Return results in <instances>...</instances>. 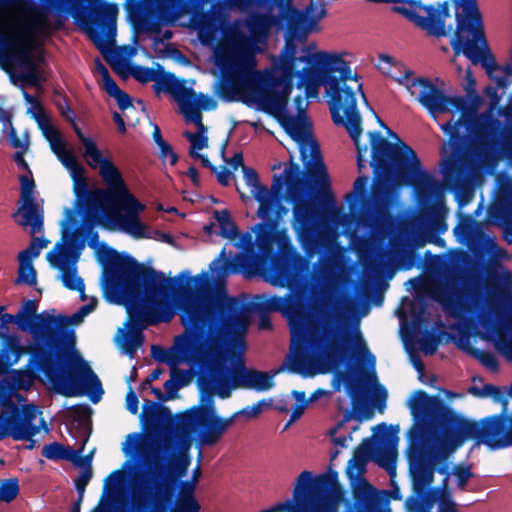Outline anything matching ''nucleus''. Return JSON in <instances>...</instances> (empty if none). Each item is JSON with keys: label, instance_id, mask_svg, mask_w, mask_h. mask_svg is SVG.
<instances>
[{"label": "nucleus", "instance_id": "nucleus-1", "mask_svg": "<svg viewBox=\"0 0 512 512\" xmlns=\"http://www.w3.org/2000/svg\"><path fill=\"white\" fill-rule=\"evenodd\" d=\"M310 258L294 250L283 252L272 264V283L289 288L292 292L284 298L283 315L287 318L291 336L293 372L310 371L316 364L337 367L352 359V343L357 353L365 357L367 364L374 370L376 359L369 351L362 335L356 332L354 338L342 332L337 325L339 316L332 313L326 305L315 309V315L308 314L309 296L300 291L312 278ZM372 377L376 380L375 371Z\"/></svg>", "mask_w": 512, "mask_h": 512}, {"label": "nucleus", "instance_id": "nucleus-2", "mask_svg": "<svg viewBox=\"0 0 512 512\" xmlns=\"http://www.w3.org/2000/svg\"><path fill=\"white\" fill-rule=\"evenodd\" d=\"M177 305L181 322L190 334L177 336L176 344L192 368L197 369L199 389H215L221 399L229 398L233 390L241 387L235 380L233 366L229 368L226 364V348L220 335L245 328L243 304L238 298L228 296L225 289L203 295L193 287L183 286Z\"/></svg>", "mask_w": 512, "mask_h": 512}, {"label": "nucleus", "instance_id": "nucleus-3", "mask_svg": "<svg viewBox=\"0 0 512 512\" xmlns=\"http://www.w3.org/2000/svg\"><path fill=\"white\" fill-rule=\"evenodd\" d=\"M286 41L283 57L281 60V70L286 76L296 75L298 78V87L310 83L315 75L318 81L324 86L326 94L329 96V109L333 123L338 127H344L354 142L357 150V167L361 172L367 163L368 144H361L362 135V117L357 108V99L355 89L360 93L364 104L375 115L379 125L388 130V134L398 139L396 133L392 132L377 116L370 106L365 93L363 84L359 81L358 74H352L349 62L345 61L341 54L316 52L310 53V48L315 47L311 44L305 48L304 55L296 56L297 46L292 39Z\"/></svg>", "mask_w": 512, "mask_h": 512}, {"label": "nucleus", "instance_id": "nucleus-4", "mask_svg": "<svg viewBox=\"0 0 512 512\" xmlns=\"http://www.w3.org/2000/svg\"><path fill=\"white\" fill-rule=\"evenodd\" d=\"M111 256L103 272V292L110 303L124 304L129 315L125 351L131 357L144 341L142 329L169 322L174 313L168 297L174 279L139 263L129 254L110 249Z\"/></svg>", "mask_w": 512, "mask_h": 512}, {"label": "nucleus", "instance_id": "nucleus-5", "mask_svg": "<svg viewBox=\"0 0 512 512\" xmlns=\"http://www.w3.org/2000/svg\"><path fill=\"white\" fill-rule=\"evenodd\" d=\"M43 359H35L33 345H23L15 336H7L0 349V397L13 399L19 390L28 391L42 373L53 390L65 397L88 396L93 404L104 394L102 383L90 365L73 354L76 364H70L55 347Z\"/></svg>", "mask_w": 512, "mask_h": 512}, {"label": "nucleus", "instance_id": "nucleus-6", "mask_svg": "<svg viewBox=\"0 0 512 512\" xmlns=\"http://www.w3.org/2000/svg\"><path fill=\"white\" fill-rule=\"evenodd\" d=\"M371 148L370 166L376 180L366 205L380 211L386 207L388 184L394 182L399 186H412L424 202H432L442 191V185L434 176L422 169L416 152L405 142H389L379 131H369Z\"/></svg>", "mask_w": 512, "mask_h": 512}, {"label": "nucleus", "instance_id": "nucleus-7", "mask_svg": "<svg viewBox=\"0 0 512 512\" xmlns=\"http://www.w3.org/2000/svg\"><path fill=\"white\" fill-rule=\"evenodd\" d=\"M351 485L354 509L349 506L344 512H392L387 499L366 479ZM344 491L335 470L313 477L304 470L297 477L292 499L276 504L261 512H338Z\"/></svg>", "mask_w": 512, "mask_h": 512}, {"label": "nucleus", "instance_id": "nucleus-8", "mask_svg": "<svg viewBox=\"0 0 512 512\" xmlns=\"http://www.w3.org/2000/svg\"><path fill=\"white\" fill-rule=\"evenodd\" d=\"M411 415L416 419L429 418L438 427L444 439L458 447L466 440L483 443L491 450L512 446V414L504 410L480 422L457 414L439 396H430L424 390L415 391L407 402Z\"/></svg>", "mask_w": 512, "mask_h": 512}, {"label": "nucleus", "instance_id": "nucleus-9", "mask_svg": "<svg viewBox=\"0 0 512 512\" xmlns=\"http://www.w3.org/2000/svg\"><path fill=\"white\" fill-rule=\"evenodd\" d=\"M118 12L117 4L100 2L90 10L87 7L83 8L80 10V16L73 17L80 21L105 60L122 79H127L131 75L141 84L154 81L153 89L156 94L164 91L171 95L173 91L171 87L176 88L183 79L177 78L171 72H165L160 64H157V70L128 64L117 49L112 50L109 55L106 54L107 45L115 42Z\"/></svg>", "mask_w": 512, "mask_h": 512}, {"label": "nucleus", "instance_id": "nucleus-10", "mask_svg": "<svg viewBox=\"0 0 512 512\" xmlns=\"http://www.w3.org/2000/svg\"><path fill=\"white\" fill-rule=\"evenodd\" d=\"M78 140L84 146L83 156L87 159L90 168L99 170V176L106 184V190L90 189L86 170L78 171L70 175L73 182V193L75 195V208L78 213L83 214L91 225H102L108 227L104 222V209L102 204L108 206L114 201L119 192L125 187V180L114 162L102 155L96 142L75 129Z\"/></svg>", "mask_w": 512, "mask_h": 512}, {"label": "nucleus", "instance_id": "nucleus-11", "mask_svg": "<svg viewBox=\"0 0 512 512\" xmlns=\"http://www.w3.org/2000/svg\"><path fill=\"white\" fill-rule=\"evenodd\" d=\"M412 70L405 69L400 76L393 78L401 85H405L412 96L428 111L432 117L443 113H455L460 111L458 120L453 122L449 120L441 126L444 133L449 135L450 141L461 139L460 128L469 129L472 123V114L481 103V97L476 92V80L470 69L467 70L466 91L472 97L473 105H470L464 96H449L444 90L438 88L430 79L426 77H416L410 80Z\"/></svg>", "mask_w": 512, "mask_h": 512}, {"label": "nucleus", "instance_id": "nucleus-12", "mask_svg": "<svg viewBox=\"0 0 512 512\" xmlns=\"http://www.w3.org/2000/svg\"><path fill=\"white\" fill-rule=\"evenodd\" d=\"M308 183L314 188L326 191L333 202L330 190L315 186L308 178L306 171H302L300 166L292 160L282 174L273 176L269 191L275 199H282L283 187L286 185L287 200L293 204V229L305 254L313 257L319 248L315 233L319 211L314 202L308 198Z\"/></svg>", "mask_w": 512, "mask_h": 512}, {"label": "nucleus", "instance_id": "nucleus-13", "mask_svg": "<svg viewBox=\"0 0 512 512\" xmlns=\"http://www.w3.org/2000/svg\"><path fill=\"white\" fill-rule=\"evenodd\" d=\"M308 183L314 188L326 191L333 202L330 190L315 186L308 178L306 171H302L300 166L292 160L282 174L273 176L269 191L275 199H282L283 187L286 185L287 200L293 204V229L305 254L313 257L319 248L315 233L319 211L314 202L308 198Z\"/></svg>", "mask_w": 512, "mask_h": 512}, {"label": "nucleus", "instance_id": "nucleus-14", "mask_svg": "<svg viewBox=\"0 0 512 512\" xmlns=\"http://www.w3.org/2000/svg\"><path fill=\"white\" fill-rule=\"evenodd\" d=\"M465 28L459 30V23L450 40V45L456 56L461 53L467 57L473 65L480 64L485 69L488 77L501 89H506L512 83V63L500 66L488 45L482 15L478 21L466 20Z\"/></svg>", "mask_w": 512, "mask_h": 512}, {"label": "nucleus", "instance_id": "nucleus-15", "mask_svg": "<svg viewBox=\"0 0 512 512\" xmlns=\"http://www.w3.org/2000/svg\"><path fill=\"white\" fill-rule=\"evenodd\" d=\"M282 0H254L249 4H233L230 0H223L221 2L212 4L211 13L222 10L237 11L240 13H246L247 18L245 25L250 32L251 36L255 39L265 37L269 30L280 21H285L287 24V33L291 38H295L298 41H305L302 38L301 32H295L292 29L291 19L292 12L284 9L281 6Z\"/></svg>", "mask_w": 512, "mask_h": 512}, {"label": "nucleus", "instance_id": "nucleus-16", "mask_svg": "<svg viewBox=\"0 0 512 512\" xmlns=\"http://www.w3.org/2000/svg\"><path fill=\"white\" fill-rule=\"evenodd\" d=\"M162 449L165 455L154 452V468L150 473L149 492L153 493H149V497L152 496L157 505L171 503L178 480L186 475L191 462L187 453H181L167 464L169 456L174 455L176 451V446L171 440L164 439Z\"/></svg>", "mask_w": 512, "mask_h": 512}, {"label": "nucleus", "instance_id": "nucleus-17", "mask_svg": "<svg viewBox=\"0 0 512 512\" xmlns=\"http://www.w3.org/2000/svg\"><path fill=\"white\" fill-rule=\"evenodd\" d=\"M409 429L407 448V462L409 472H413V466L422 462L433 468V477L435 473L450 477L452 471H449L448 453L439 449L436 445L435 436L429 426L433 424L429 418L416 419Z\"/></svg>", "mask_w": 512, "mask_h": 512}, {"label": "nucleus", "instance_id": "nucleus-18", "mask_svg": "<svg viewBox=\"0 0 512 512\" xmlns=\"http://www.w3.org/2000/svg\"><path fill=\"white\" fill-rule=\"evenodd\" d=\"M39 414L41 411L33 403L19 405L13 399L0 397V441L6 438L14 441L30 439L40 432L41 427L48 431L43 418L40 425L35 424Z\"/></svg>", "mask_w": 512, "mask_h": 512}, {"label": "nucleus", "instance_id": "nucleus-19", "mask_svg": "<svg viewBox=\"0 0 512 512\" xmlns=\"http://www.w3.org/2000/svg\"><path fill=\"white\" fill-rule=\"evenodd\" d=\"M285 131L299 142L300 159L310 181L321 189L329 191L330 177L324 163L318 142L312 138L305 140L306 121L299 117L285 116L280 120Z\"/></svg>", "mask_w": 512, "mask_h": 512}, {"label": "nucleus", "instance_id": "nucleus-20", "mask_svg": "<svg viewBox=\"0 0 512 512\" xmlns=\"http://www.w3.org/2000/svg\"><path fill=\"white\" fill-rule=\"evenodd\" d=\"M38 303L36 300H26L17 312L20 318V330L28 331L33 345L35 359H43L50 356L51 347L56 346L55 316L46 315L45 312L37 313Z\"/></svg>", "mask_w": 512, "mask_h": 512}, {"label": "nucleus", "instance_id": "nucleus-21", "mask_svg": "<svg viewBox=\"0 0 512 512\" xmlns=\"http://www.w3.org/2000/svg\"><path fill=\"white\" fill-rule=\"evenodd\" d=\"M412 484V492L405 502L410 512H431L430 509L437 501L444 502V496L439 490L431 487L433 483V468L418 461L413 466V472H409ZM441 512H458L454 503L441 509Z\"/></svg>", "mask_w": 512, "mask_h": 512}, {"label": "nucleus", "instance_id": "nucleus-22", "mask_svg": "<svg viewBox=\"0 0 512 512\" xmlns=\"http://www.w3.org/2000/svg\"><path fill=\"white\" fill-rule=\"evenodd\" d=\"M109 207L111 209L104 213V218L108 222L117 224L120 229L136 239L148 237L146 225L139 217L146 207L129 191L126 184Z\"/></svg>", "mask_w": 512, "mask_h": 512}, {"label": "nucleus", "instance_id": "nucleus-23", "mask_svg": "<svg viewBox=\"0 0 512 512\" xmlns=\"http://www.w3.org/2000/svg\"><path fill=\"white\" fill-rule=\"evenodd\" d=\"M377 429L382 432L381 444L379 449L373 438L364 439L363 442L355 449L354 454L361 456L367 461L372 460L378 454L377 462L379 466L385 468L389 474L395 472V464L397 458V447L399 442V427L386 423H380Z\"/></svg>", "mask_w": 512, "mask_h": 512}, {"label": "nucleus", "instance_id": "nucleus-24", "mask_svg": "<svg viewBox=\"0 0 512 512\" xmlns=\"http://www.w3.org/2000/svg\"><path fill=\"white\" fill-rule=\"evenodd\" d=\"M77 223L75 211L65 210V219L62 221V239L66 246L56 244L53 250L47 253V261L51 266L64 270L66 262L75 263L81 251L85 247V237L79 229L72 230V225Z\"/></svg>", "mask_w": 512, "mask_h": 512}, {"label": "nucleus", "instance_id": "nucleus-25", "mask_svg": "<svg viewBox=\"0 0 512 512\" xmlns=\"http://www.w3.org/2000/svg\"><path fill=\"white\" fill-rule=\"evenodd\" d=\"M333 0H282L281 6L292 11V29L301 32L302 38L317 28L318 23L327 15L326 6Z\"/></svg>", "mask_w": 512, "mask_h": 512}, {"label": "nucleus", "instance_id": "nucleus-26", "mask_svg": "<svg viewBox=\"0 0 512 512\" xmlns=\"http://www.w3.org/2000/svg\"><path fill=\"white\" fill-rule=\"evenodd\" d=\"M98 300L92 297L89 303L81 306L77 312L71 316L58 315L55 316V331L56 346L58 352L70 363L75 365L76 361L73 354H78L75 351L76 337L74 329L71 325L80 324L85 316L94 311L97 307Z\"/></svg>", "mask_w": 512, "mask_h": 512}, {"label": "nucleus", "instance_id": "nucleus-27", "mask_svg": "<svg viewBox=\"0 0 512 512\" xmlns=\"http://www.w3.org/2000/svg\"><path fill=\"white\" fill-rule=\"evenodd\" d=\"M29 173L31 171L29 170ZM20 200L19 207L16 212L12 214V218L20 226H30L31 233L40 232L44 225V212L39 207L34 196L35 181L32 174L30 176L20 175Z\"/></svg>", "mask_w": 512, "mask_h": 512}, {"label": "nucleus", "instance_id": "nucleus-28", "mask_svg": "<svg viewBox=\"0 0 512 512\" xmlns=\"http://www.w3.org/2000/svg\"><path fill=\"white\" fill-rule=\"evenodd\" d=\"M408 19L413 21L418 27L427 32L428 35L435 37L447 36L452 31V26L446 28L445 20L450 16L449 3L447 1L439 4V8L432 5L424 7L427 16H420L415 11L406 8H395Z\"/></svg>", "mask_w": 512, "mask_h": 512}, {"label": "nucleus", "instance_id": "nucleus-29", "mask_svg": "<svg viewBox=\"0 0 512 512\" xmlns=\"http://www.w3.org/2000/svg\"><path fill=\"white\" fill-rule=\"evenodd\" d=\"M7 61L10 65L22 70L18 74L10 73V78L14 84L21 81L22 86L38 87L41 85L42 79L39 67L29 47L15 46L8 54Z\"/></svg>", "mask_w": 512, "mask_h": 512}, {"label": "nucleus", "instance_id": "nucleus-30", "mask_svg": "<svg viewBox=\"0 0 512 512\" xmlns=\"http://www.w3.org/2000/svg\"><path fill=\"white\" fill-rule=\"evenodd\" d=\"M478 137L482 144L500 145L504 150L512 149V127L505 128L502 122L493 115V111H485L478 120Z\"/></svg>", "mask_w": 512, "mask_h": 512}, {"label": "nucleus", "instance_id": "nucleus-31", "mask_svg": "<svg viewBox=\"0 0 512 512\" xmlns=\"http://www.w3.org/2000/svg\"><path fill=\"white\" fill-rule=\"evenodd\" d=\"M23 0H0V9L14 7L20 4ZM42 3L41 8H37L30 1V10L35 12L36 19L40 22L44 21L49 11H53L57 16H80V10L85 8L77 0H40Z\"/></svg>", "mask_w": 512, "mask_h": 512}, {"label": "nucleus", "instance_id": "nucleus-32", "mask_svg": "<svg viewBox=\"0 0 512 512\" xmlns=\"http://www.w3.org/2000/svg\"><path fill=\"white\" fill-rule=\"evenodd\" d=\"M175 1L176 0H130V2L124 3V7L135 30L138 32L158 34L161 30L160 25L155 20L145 16L146 8L151 5H171Z\"/></svg>", "mask_w": 512, "mask_h": 512}, {"label": "nucleus", "instance_id": "nucleus-33", "mask_svg": "<svg viewBox=\"0 0 512 512\" xmlns=\"http://www.w3.org/2000/svg\"><path fill=\"white\" fill-rule=\"evenodd\" d=\"M232 366L236 374L235 380L241 389L262 392L271 389L275 385V373L272 371L249 369L243 360L234 362Z\"/></svg>", "mask_w": 512, "mask_h": 512}, {"label": "nucleus", "instance_id": "nucleus-34", "mask_svg": "<svg viewBox=\"0 0 512 512\" xmlns=\"http://www.w3.org/2000/svg\"><path fill=\"white\" fill-rule=\"evenodd\" d=\"M491 215L503 228L505 240L512 243V183L501 185L490 209Z\"/></svg>", "mask_w": 512, "mask_h": 512}, {"label": "nucleus", "instance_id": "nucleus-35", "mask_svg": "<svg viewBox=\"0 0 512 512\" xmlns=\"http://www.w3.org/2000/svg\"><path fill=\"white\" fill-rule=\"evenodd\" d=\"M172 89L173 91L171 96L178 103L181 112L187 119L197 125L198 130L206 132L207 128L202 123V115L198 105V96L195 90L191 87H187L186 80L184 79L176 88L174 87Z\"/></svg>", "mask_w": 512, "mask_h": 512}, {"label": "nucleus", "instance_id": "nucleus-36", "mask_svg": "<svg viewBox=\"0 0 512 512\" xmlns=\"http://www.w3.org/2000/svg\"><path fill=\"white\" fill-rule=\"evenodd\" d=\"M244 412L245 410H238L226 418L219 415L214 417L210 422V426L199 432V443L203 446L216 445L236 419Z\"/></svg>", "mask_w": 512, "mask_h": 512}, {"label": "nucleus", "instance_id": "nucleus-37", "mask_svg": "<svg viewBox=\"0 0 512 512\" xmlns=\"http://www.w3.org/2000/svg\"><path fill=\"white\" fill-rule=\"evenodd\" d=\"M244 412L245 410H238L226 418L219 415L214 417L210 422V426L199 432V443L203 446L216 445L236 419Z\"/></svg>", "mask_w": 512, "mask_h": 512}, {"label": "nucleus", "instance_id": "nucleus-38", "mask_svg": "<svg viewBox=\"0 0 512 512\" xmlns=\"http://www.w3.org/2000/svg\"><path fill=\"white\" fill-rule=\"evenodd\" d=\"M141 420L146 429L157 431L165 423L172 422L173 416L171 410L167 406L146 400L143 405Z\"/></svg>", "mask_w": 512, "mask_h": 512}, {"label": "nucleus", "instance_id": "nucleus-39", "mask_svg": "<svg viewBox=\"0 0 512 512\" xmlns=\"http://www.w3.org/2000/svg\"><path fill=\"white\" fill-rule=\"evenodd\" d=\"M271 208L272 204L268 205V209L263 213L260 212V207L257 210V215L263 222L256 224L254 231L258 248L263 252L271 250L275 242V229L277 225L275 224V219L271 218Z\"/></svg>", "mask_w": 512, "mask_h": 512}, {"label": "nucleus", "instance_id": "nucleus-40", "mask_svg": "<svg viewBox=\"0 0 512 512\" xmlns=\"http://www.w3.org/2000/svg\"><path fill=\"white\" fill-rule=\"evenodd\" d=\"M243 178L245 184L250 188L251 195L259 203L260 212H265L268 205L272 204V193L267 186L260 182L257 171L249 166H243Z\"/></svg>", "mask_w": 512, "mask_h": 512}, {"label": "nucleus", "instance_id": "nucleus-41", "mask_svg": "<svg viewBox=\"0 0 512 512\" xmlns=\"http://www.w3.org/2000/svg\"><path fill=\"white\" fill-rule=\"evenodd\" d=\"M454 234L460 243L470 248L484 237L477 222L471 215H462L460 217L459 223L454 228Z\"/></svg>", "mask_w": 512, "mask_h": 512}, {"label": "nucleus", "instance_id": "nucleus-42", "mask_svg": "<svg viewBox=\"0 0 512 512\" xmlns=\"http://www.w3.org/2000/svg\"><path fill=\"white\" fill-rule=\"evenodd\" d=\"M231 65L238 72L252 71L256 67L257 62L254 51L247 39L234 48L231 56Z\"/></svg>", "mask_w": 512, "mask_h": 512}, {"label": "nucleus", "instance_id": "nucleus-43", "mask_svg": "<svg viewBox=\"0 0 512 512\" xmlns=\"http://www.w3.org/2000/svg\"><path fill=\"white\" fill-rule=\"evenodd\" d=\"M200 404L198 406H193V409L198 415L200 421V431L207 429L210 426V422L214 417H217V411L215 406V389L209 390H200Z\"/></svg>", "mask_w": 512, "mask_h": 512}, {"label": "nucleus", "instance_id": "nucleus-44", "mask_svg": "<svg viewBox=\"0 0 512 512\" xmlns=\"http://www.w3.org/2000/svg\"><path fill=\"white\" fill-rule=\"evenodd\" d=\"M179 494L174 512H199L200 504L195 498L196 485L190 481L178 480Z\"/></svg>", "mask_w": 512, "mask_h": 512}, {"label": "nucleus", "instance_id": "nucleus-45", "mask_svg": "<svg viewBox=\"0 0 512 512\" xmlns=\"http://www.w3.org/2000/svg\"><path fill=\"white\" fill-rule=\"evenodd\" d=\"M454 6L456 8L455 19L456 24L459 23V30H463L465 28V21L471 20L478 24L480 23V15L477 0H453Z\"/></svg>", "mask_w": 512, "mask_h": 512}, {"label": "nucleus", "instance_id": "nucleus-46", "mask_svg": "<svg viewBox=\"0 0 512 512\" xmlns=\"http://www.w3.org/2000/svg\"><path fill=\"white\" fill-rule=\"evenodd\" d=\"M213 218L219 225L218 234L225 239L235 240L240 236V231L232 219L231 213L228 209L215 210Z\"/></svg>", "mask_w": 512, "mask_h": 512}, {"label": "nucleus", "instance_id": "nucleus-47", "mask_svg": "<svg viewBox=\"0 0 512 512\" xmlns=\"http://www.w3.org/2000/svg\"><path fill=\"white\" fill-rule=\"evenodd\" d=\"M195 427L199 429V433L200 421L193 407L177 415L174 425V432L176 437L182 438L188 436L192 431H194Z\"/></svg>", "mask_w": 512, "mask_h": 512}, {"label": "nucleus", "instance_id": "nucleus-48", "mask_svg": "<svg viewBox=\"0 0 512 512\" xmlns=\"http://www.w3.org/2000/svg\"><path fill=\"white\" fill-rule=\"evenodd\" d=\"M368 183V176H359L354 182L353 190L345 196V201L349 204L351 211H354L360 202L365 206L368 203Z\"/></svg>", "mask_w": 512, "mask_h": 512}, {"label": "nucleus", "instance_id": "nucleus-49", "mask_svg": "<svg viewBox=\"0 0 512 512\" xmlns=\"http://www.w3.org/2000/svg\"><path fill=\"white\" fill-rule=\"evenodd\" d=\"M289 93L286 89L283 91L273 90L264 94L260 99L263 109L271 114H278L284 111L288 103Z\"/></svg>", "mask_w": 512, "mask_h": 512}, {"label": "nucleus", "instance_id": "nucleus-50", "mask_svg": "<svg viewBox=\"0 0 512 512\" xmlns=\"http://www.w3.org/2000/svg\"><path fill=\"white\" fill-rule=\"evenodd\" d=\"M218 264V259L214 260L210 265V269L216 270L217 275L220 277L227 273H238L241 269H248L251 266V259L248 256L239 255L236 260L225 258L221 265L213 267Z\"/></svg>", "mask_w": 512, "mask_h": 512}, {"label": "nucleus", "instance_id": "nucleus-51", "mask_svg": "<svg viewBox=\"0 0 512 512\" xmlns=\"http://www.w3.org/2000/svg\"><path fill=\"white\" fill-rule=\"evenodd\" d=\"M41 454L49 460H66L72 462L75 459V450L59 442H52L42 447Z\"/></svg>", "mask_w": 512, "mask_h": 512}, {"label": "nucleus", "instance_id": "nucleus-52", "mask_svg": "<svg viewBox=\"0 0 512 512\" xmlns=\"http://www.w3.org/2000/svg\"><path fill=\"white\" fill-rule=\"evenodd\" d=\"M441 172L445 184L450 189H457L460 187L462 179V170L458 162L453 158H446L443 161Z\"/></svg>", "mask_w": 512, "mask_h": 512}, {"label": "nucleus", "instance_id": "nucleus-53", "mask_svg": "<svg viewBox=\"0 0 512 512\" xmlns=\"http://www.w3.org/2000/svg\"><path fill=\"white\" fill-rule=\"evenodd\" d=\"M285 306L284 298L274 295L269 296L267 294L256 295L253 301L254 310L257 312H282Z\"/></svg>", "mask_w": 512, "mask_h": 512}, {"label": "nucleus", "instance_id": "nucleus-54", "mask_svg": "<svg viewBox=\"0 0 512 512\" xmlns=\"http://www.w3.org/2000/svg\"><path fill=\"white\" fill-rule=\"evenodd\" d=\"M434 299L437 300L449 313L458 316L461 306L456 301V292L448 286H440L434 292Z\"/></svg>", "mask_w": 512, "mask_h": 512}, {"label": "nucleus", "instance_id": "nucleus-55", "mask_svg": "<svg viewBox=\"0 0 512 512\" xmlns=\"http://www.w3.org/2000/svg\"><path fill=\"white\" fill-rule=\"evenodd\" d=\"M468 391L479 398L491 397L494 402L503 405L504 411L506 410L507 398L505 392L499 386L493 384H485L482 388L471 386Z\"/></svg>", "mask_w": 512, "mask_h": 512}, {"label": "nucleus", "instance_id": "nucleus-56", "mask_svg": "<svg viewBox=\"0 0 512 512\" xmlns=\"http://www.w3.org/2000/svg\"><path fill=\"white\" fill-rule=\"evenodd\" d=\"M391 254L399 261L400 266L409 270L416 262L420 261L419 255L412 248H406L401 244L393 243L391 246Z\"/></svg>", "mask_w": 512, "mask_h": 512}, {"label": "nucleus", "instance_id": "nucleus-57", "mask_svg": "<svg viewBox=\"0 0 512 512\" xmlns=\"http://www.w3.org/2000/svg\"><path fill=\"white\" fill-rule=\"evenodd\" d=\"M176 340H177V337L175 338V341ZM175 347L177 349L178 355L174 354L172 352V349H165L159 345H152L151 346V356L157 362L166 363V364H169L170 366L177 365L181 360L187 361V359L182 356L176 343H175Z\"/></svg>", "mask_w": 512, "mask_h": 512}, {"label": "nucleus", "instance_id": "nucleus-58", "mask_svg": "<svg viewBox=\"0 0 512 512\" xmlns=\"http://www.w3.org/2000/svg\"><path fill=\"white\" fill-rule=\"evenodd\" d=\"M183 136L190 142L189 156L194 160L200 157L199 151L208 147V137L205 132L198 130L197 133L185 131Z\"/></svg>", "mask_w": 512, "mask_h": 512}, {"label": "nucleus", "instance_id": "nucleus-59", "mask_svg": "<svg viewBox=\"0 0 512 512\" xmlns=\"http://www.w3.org/2000/svg\"><path fill=\"white\" fill-rule=\"evenodd\" d=\"M368 462L369 461L365 460L361 456L353 455L346 468V475L350 484H353V482H360V479H365L363 475L366 472V465Z\"/></svg>", "mask_w": 512, "mask_h": 512}, {"label": "nucleus", "instance_id": "nucleus-60", "mask_svg": "<svg viewBox=\"0 0 512 512\" xmlns=\"http://www.w3.org/2000/svg\"><path fill=\"white\" fill-rule=\"evenodd\" d=\"M467 352L489 370L498 371L499 362L494 353L475 347H468Z\"/></svg>", "mask_w": 512, "mask_h": 512}, {"label": "nucleus", "instance_id": "nucleus-61", "mask_svg": "<svg viewBox=\"0 0 512 512\" xmlns=\"http://www.w3.org/2000/svg\"><path fill=\"white\" fill-rule=\"evenodd\" d=\"M33 117L49 143L62 136L61 132L52 125L50 118L45 113H34Z\"/></svg>", "mask_w": 512, "mask_h": 512}, {"label": "nucleus", "instance_id": "nucleus-62", "mask_svg": "<svg viewBox=\"0 0 512 512\" xmlns=\"http://www.w3.org/2000/svg\"><path fill=\"white\" fill-rule=\"evenodd\" d=\"M339 377L344 382L345 388L349 396L353 401H356L358 397L363 393V386L360 380L355 378L352 371L339 372Z\"/></svg>", "mask_w": 512, "mask_h": 512}, {"label": "nucleus", "instance_id": "nucleus-63", "mask_svg": "<svg viewBox=\"0 0 512 512\" xmlns=\"http://www.w3.org/2000/svg\"><path fill=\"white\" fill-rule=\"evenodd\" d=\"M19 490V480L17 478L0 480V501L10 503L18 496Z\"/></svg>", "mask_w": 512, "mask_h": 512}, {"label": "nucleus", "instance_id": "nucleus-64", "mask_svg": "<svg viewBox=\"0 0 512 512\" xmlns=\"http://www.w3.org/2000/svg\"><path fill=\"white\" fill-rule=\"evenodd\" d=\"M440 344V337L432 331L426 330L421 339H419V345L421 351L427 355L432 356L436 353L437 348Z\"/></svg>", "mask_w": 512, "mask_h": 512}]
</instances>
